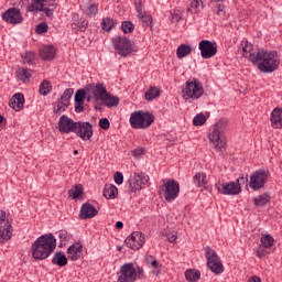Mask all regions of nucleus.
Returning a JSON list of instances; mask_svg holds the SVG:
<instances>
[{
    "label": "nucleus",
    "instance_id": "obj_1",
    "mask_svg": "<svg viewBox=\"0 0 282 282\" xmlns=\"http://www.w3.org/2000/svg\"><path fill=\"white\" fill-rule=\"evenodd\" d=\"M248 58L251 63H258V69L263 72V74H272L281 65V59H279V53L276 51L269 52L258 48L257 53L248 55Z\"/></svg>",
    "mask_w": 282,
    "mask_h": 282
},
{
    "label": "nucleus",
    "instance_id": "obj_2",
    "mask_svg": "<svg viewBox=\"0 0 282 282\" xmlns=\"http://www.w3.org/2000/svg\"><path fill=\"white\" fill-rule=\"evenodd\" d=\"M56 250V238L52 234H45L39 237L31 246L33 259L43 261Z\"/></svg>",
    "mask_w": 282,
    "mask_h": 282
},
{
    "label": "nucleus",
    "instance_id": "obj_3",
    "mask_svg": "<svg viewBox=\"0 0 282 282\" xmlns=\"http://www.w3.org/2000/svg\"><path fill=\"white\" fill-rule=\"evenodd\" d=\"M141 279H144V269L128 262L120 268L117 282H135Z\"/></svg>",
    "mask_w": 282,
    "mask_h": 282
},
{
    "label": "nucleus",
    "instance_id": "obj_4",
    "mask_svg": "<svg viewBox=\"0 0 282 282\" xmlns=\"http://www.w3.org/2000/svg\"><path fill=\"white\" fill-rule=\"evenodd\" d=\"M129 122L132 129H149L155 122V116L151 112L137 110L130 115Z\"/></svg>",
    "mask_w": 282,
    "mask_h": 282
},
{
    "label": "nucleus",
    "instance_id": "obj_5",
    "mask_svg": "<svg viewBox=\"0 0 282 282\" xmlns=\"http://www.w3.org/2000/svg\"><path fill=\"white\" fill-rule=\"evenodd\" d=\"M226 127H228V122L220 120L214 126L213 131L209 133V142L214 144L217 151H224V149H226V135H224Z\"/></svg>",
    "mask_w": 282,
    "mask_h": 282
},
{
    "label": "nucleus",
    "instance_id": "obj_6",
    "mask_svg": "<svg viewBox=\"0 0 282 282\" xmlns=\"http://www.w3.org/2000/svg\"><path fill=\"white\" fill-rule=\"evenodd\" d=\"M56 10V0H32L29 12H44L46 17H52Z\"/></svg>",
    "mask_w": 282,
    "mask_h": 282
},
{
    "label": "nucleus",
    "instance_id": "obj_7",
    "mask_svg": "<svg viewBox=\"0 0 282 282\" xmlns=\"http://www.w3.org/2000/svg\"><path fill=\"white\" fill-rule=\"evenodd\" d=\"M270 180V171L260 169L250 175L249 187L252 191H261Z\"/></svg>",
    "mask_w": 282,
    "mask_h": 282
},
{
    "label": "nucleus",
    "instance_id": "obj_8",
    "mask_svg": "<svg viewBox=\"0 0 282 282\" xmlns=\"http://www.w3.org/2000/svg\"><path fill=\"white\" fill-rule=\"evenodd\" d=\"M183 93L187 98H192V100H199L204 96V86L197 79L187 80L185 83V88Z\"/></svg>",
    "mask_w": 282,
    "mask_h": 282
},
{
    "label": "nucleus",
    "instance_id": "obj_9",
    "mask_svg": "<svg viewBox=\"0 0 282 282\" xmlns=\"http://www.w3.org/2000/svg\"><path fill=\"white\" fill-rule=\"evenodd\" d=\"M205 257L207 259V268H209L214 274H221L224 272V264H221L219 256H217L215 250H213L210 247H206Z\"/></svg>",
    "mask_w": 282,
    "mask_h": 282
},
{
    "label": "nucleus",
    "instance_id": "obj_10",
    "mask_svg": "<svg viewBox=\"0 0 282 282\" xmlns=\"http://www.w3.org/2000/svg\"><path fill=\"white\" fill-rule=\"evenodd\" d=\"M112 45L118 52L119 56H122L123 58L131 56L133 53V45L131 44V40L124 36H117L112 39Z\"/></svg>",
    "mask_w": 282,
    "mask_h": 282
},
{
    "label": "nucleus",
    "instance_id": "obj_11",
    "mask_svg": "<svg viewBox=\"0 0 282 282\" xmlns=\"http://www.w3.org/2000/svg\"><path fill=\"white\" fill-rule=\"evenodd\" d=\"M128 184L131 193H138V191H142V186H147V184H149V175L142 172H134L133 174L130 175Z\"/></svg>",
    "mask_w": 282,
    "mask_h": 282
},
{
    "label": "nucleus",
    "instance_id": "obj_12",
    "mask_svg": "<svg viewBox=\"0 0 282 282\" xmlns=\"http://www.w3.org/2000/svg\"><path fill=\"white\" fill-rule=\"evenodd\" d=\"M74 133H76L80 140L87 142V140H91L94 137V124L87 121H77Z\"/></svg>",
    "mask_w": 282,
    "mask_h": 282
},
{
    "label": "nucleus",
    "instance_id": "obj_13",
    "mask_svg": "<svg viewBox=\"0 0 282 282\" xmlns=\"http://www.w3.org/2000/svg\"><path fill=\"white\" fill-rule=\"evenodd\" d=\"M147 238L141 231H133L129 237L126 238L124 243L131 250H140L144 246Z\"/></svg>",
    "mask_w": 282,
    "mask_h": 282
},
{
    "label": "nucleus",
    "instance_id": "obj_14",
    "mask_svg": "<svg viewBox=\"0 0 282 282\" xmlns=\"http://www.w3.org/2000/svg\"><path fill=\"white\" fill-rule=\"evenodd\" d=\"M202 58H213L217 54V43L202 40L198 44Z\"/></svg>",
    "mask_w": 282,
    "mask_h": 282
},
{
    "label": "nucleus",
    "instance_id": "obj_15",
    "mask_svg": "<svg viewBox=\"0 0 282 282\" xmlns=\"http://www.w3.org/2000/svg\"><path fill=\"white\" fill-rule=\"evenodd\" d=\"M165 200L174 202L180 195V183L175 180H169L164 185Z\"/></svg>",
    "mask_w": 282,
    "mask_h": 282
},
{
    "label": "nucleus",
    "instance_id": "obj_16",
    "mask_svg": "<svg viewBox=\"0 0 282 282\" xmlns=\"http://www.w3.org/2000/svg\"><path fill=\"white\" fill-rule=\"evenodd\" d=\"M2 20L12 25H18L19 23H23V15L18 8H10L2 13Z\"/></svg>",
    "mask_w": 282,
    "mask_h": 282
},
{
    "label": "nucleus",
    "instance_id": "obj_17",
    "mask_svg": "<svg viewBox=\"0 0 282 282\" xmlns=\"http://www.w3.org/2000/svg\"><path fill=\"white\" fill-rule=\"evenodd\" d=\"M88 94L93 95V98L95 100V102H100V100H102L106 96L107 88L105 87V85L97 83V84H89L86 87Z\"/></svg>",
    "mask_w": 282,
    "mask_h": 282
},
{
    "label": "nucleus",
    "instance_id": "obj_18",
    "mask_svg": "<svg viewBox=\"0 0 282 282\" xmlns=\"http://www.w3.org/2000/svg\"><path fill=\"white\" fill-rule=\"evenodd\" d=\"M57 124L59 133H74L76 131L77 122L72 120V118L63 115L59 117Z\"/></svg>",
    "mask_w": 282,
    "mask_h": 282
},
{
    "label": "nucleus",
    "instance_id": "obj_19",
    "mask_svg": "<svg viewBox=\"0 0 282 282\" xmlns=\"http://www.w3.org/2000/svg\"><path fill=\"white\" fill-rule=\"evenodd\" d=\"M216 188L218 193H221L223 195H239V193H241V187L235 182L218 183L216 184Z\"/></svg>",
    "mask_w": 282,
    "mask_h": 282
},
{
    "label": "nucleus",
    "instance_id": "obj_20",
    "mask_svg": "<svg viewBox=\"0 0 282 282\" xmlns=\"http://www.w3.org/2000/svg\"><path fill=\"white\" fill-rule=\"evenodd\" d=\"M14 229L12 228V223H10L8 218L0 223V243L3 241H10Z\"/></svg>",
    "mask_w": 282,
    "mask_h": 282
},
{
    "label": "nucleus",
    "instance_id": "obj_21",
    "mask_svg": "<svg viewBox=\"0 0 282 282\" xmlns=\"http://www.w3.org/2000/svg\"><path fill=\"white\" fill-rule=\"evenodd\" d=\"M96 215H98V209H96L94 205L89 203L82 205L80 212H79L80 219H94Z\"/></svg>",
    "mask_w": 282,
    "mask_h": 282
},
{
    "label": "nucleus",
    "instance_id": "obj_22",
    "mask_svg": "<svg viewBox=\"0 0 282 282\" xmlns=\"http://www.w3.org/2000/svg\"><path fill=\"white\" fill-rule=\"evenodd\" d=\"M68 259L70 261H78L83 257V245L76 242L67 249Z\"/></svg>",
    "mask_w": 282,
    "mask_h": 282
},
{
    "label": "nucleus",
    "instance_id": "obj_23",
    "mask_svg": "<svg viewBox=\"0 0 282 282\" xmlns=\"http://www.w3.org/2000/svg\"><path fill=\"white\" fill-rule=\"evenodd\" d=\"M135 8L138 19L141 21V23H143V28H149V25L153 23V19L151 18V15L147 14V12L142 11V2H137Z\"/></svg>",
    "mask_w": 282,
    "mask_h": 282
},
{
    "label": "nucleus",
    "instance_id": "obj_24",
    "mask_svg": "<svg viewBox=\"0 0 282 282\" xmlns=\"http://www.w3.org/2000/svg\"><path fill=\"white\" fill-rule=\"evenodd\" d=\"M271 127L273 129H282V108H274L270 117Z\"/></svg>",
    "mask_w": 282,
    "mask_h": 282
},
{
    "label": "nucleus",
    "instance_id": "obj_25",
    "mask_svg": "<svg viewBox=\"0 0 282 282\" xmlns=\"http://www.w3.org/2000/svg\"><path fill=\"white\" fill-rule=\"evenodd\" d=\"M25 104V97L21 93H17L12 96L10 100V107L14 109L15 111H20V109H23V105Z\"/></svg>",
    "mask_w": 282,
    "mask_h": 282
},
{
    "label": "nucleus",
    "instance_id": "obj_26",
    "mask_svg": "<svg viewBox=\"0 0 282 282\" xmlns=\"http://www.w3.org/2000/svg\"><path fill=\"white\" fill-rule=\"evenodd\" d=\"M52 263L53 265H58V268H65L67 265V256L63 251H57L52 258Z\"/></svg>",
    "mask_w": 282,
    "mask_h": 282
},
{
    "label": "nucleus",
    "instance_id": "obj_27",
    "mask_svg": "<svg viewBox=\"0 0 282 282\" xmlns=\"http://www.w3.org/2000/svg\"><path fill=\"white\" fill-rule=\"evenodd\" d=\"M40 56L43 61H52L56 56V48L54 46H44L40 50Z\"/></svg>",
    "mask_w": 282,
    "mask_h": 282
},
{
    "label": "nucleus",
    "instance_id": "obj_28",
    "mask_svg": "<svg viewBox=\"0 0 282 282\" xmlns=\"http://www.w3.org/2000/svg\"><path fill=\"white\" fill-rule=\"evenodd\" d=\"M101 102L111 109V107H118L120 105V98L111 95L109 91L106 93L105 97L102 98Z\"/></svg>",
    "mask_w": 282,
    "mask_h": 282
},
{
    "label": "nucleus",
    "instance_id": "obj_29",
    "mask_svg": "<svg viewBox=\"0 0 282 282\" xmlns=\"http://www.w3.org/2000/svg\"><path fill=\"white\" fill-rule=\"evenodd\" d=\"M151 259H153V256H149L147 258L148 267L150 268V270H152V274L154 276H158V274L162 272V264H160L158 260H151Z\"/></svg>",
    "mask_w": 282,
    "mask_h": 282
},
{
    "label": "nucleus",
    "instance_id": "obj_30",
    "mask_svg": "<svg viewBox=\"0 0 282 282\" xmlns=\"http://www.w3.org/2000/svg\"><path fill=\"white\" fill-rule=\"evenodd\" d=\"M104 197H106V199H116V197H118V187L111 184L105 185Z\"/></svg>",
    "mask_w": 282,
    "mask_h": 282
},
{
    "label": "nucleus",
    "instance_id": "obj_31",
    "mask_svg": "<svg viewBox=\"0 0 282 282\" xmlns=\"http://www.w3.org/2000/svg\"><path fill=\"white\" fill-rule=\"evenodd\" d=\"M185 279L188 282H197L199 279H202V272L195 269H187L185 271Z\"/></svg>",
    "mask_w": 282,
    "mask_h": 282
},
{
    "label": "nucleus",
    "instance_id": "obj_32",
    "mask_svg": "<svg viewBox=\"0 0 282 282\" xmlns=\"http://www.w3.org/2000/svg\"><path fill=\"white\" fill-rule=\"evenodd\" d=\"M191 52H193V47H191V45L182 44L176 50V56L177 58H186Z\"/></svg>",
    "mask_w": 282,
    "mask_h": 282
},
{
    "label": "nucleus",
    "instance_id": "obj_33",
    "mask_svg": "<svg viewBox=\"0 0 282 282\" xmlns=\"http://www.w3.org/2000/svg\"><path fill=\"white\" fill-rule=\"evenodd\" d=\"M271 197L268 193L253 197L254 206L263 207L268 202H270Z\"/></svg>",
    "mask_w": 282,
    "mask_h": 282
},
{
    "label": "nucleus",
    "instance_id": "obj_34",
    "mask_svg": "<svg viewBox=\"0 0 282 282\" xmlns=\"http://www.w3.org/2000/svg\"><path fill=\"white\" fill-rule=\"evenodd\" d=\"M160 96V88L158 87H150L148 91H145L144 97L145 100H149L150 102L152 100H155V98H159Z\"/></svg>",
    "mask_w": 282,
    "mask_h": 282
},
{
    "label": "nucleus",
    "instance_id": "obj_35",
    "mask_svg": "<svg viewBox=\"0 0 282 282\" xmlns=\"http://www.w3.org/2000/svg\"><path fill=\"white\" fill-rule=\"evenodd\" d=\"M260 242L262 248H272V246L274 245V238L270 234L262 235L260 238Z\"/></svg>",
    "mask_w": 282,
    "mask_h": 282
},
{
    "label": "nucleus",
    "instance_id": "obj_36",
    "mask_svg": "<svg viewBox=\"0 0 282 282\" xmlns=\"http://www.w3.org/2000/svg\"><path fill=\"white\" fill-rule=\"evenodd\" d=\"M17 76L19 80H30V77L32 76V70L28 68H19L17 70Z\"/></svg>",
    "mask_w": 282,
    "mask_h": 282
},
{
    "label": "nucleus",
    "instance_id": "obj_37",
    "mask_svg": "<svg viewBox=\"0 0 282 282\" xmlns=\"http://www.w3.org/2000/svg\"><path fill=\"white\" fill-rule=\"evenodd\" d=\"M83 195V185L77 184L73 188L68 191V196L72 197V199H78Z\"/></svg>",
    "mask_w": 282,
    "mask_h": 282
},
{
    "label": "nucleus",
    "instance_id": "obj_38",
    "mask_svg": "<svg viewBox=\"0 0 282 282\" xmlns=\"http://www.w3.org/2000/svg\"><path fill=\"white\" fill-rule=\"evenodd\" d=\"M72 96H74V88L65 89L59 99V102H64V105L69 106V100H72Z\"/></svg>",
    "mask_w": 282,
    "mask_h": 282
},
{
    "label": "nucleus",
    "instance_id": "obj_39",
    "mask_svg": "<svg viewBox=\"0 0 282 282\" xmlns=\"http://www.w3.org/2000/svg\"><path fill=\"white\" fill-rule=\"evenodd\" d=\"M87 98V91L85 89H78L75 94V102L77 105H85V99Z\"/></svg>",
    "mask_w": 282,
    "mask_h": 282
},
{
    "label": "nucleus",
    "instance_id": "obj_40",
    "mask_svg": "<svg viewBox=\"0 0 282 282\" xmlns=\"http://www.w3.org/2000/svg\"><path fill=\"white\" fill-rule=\"evenodd\" d=\"M194 184H196V186H198V187L206 186V184H208V181L206 180V174L197 173L194 176Z\"/></svg>",
    "mask_w": 282,
    "mask_h": 282
},
{
    "label": "nucleus",
    "instance_id": "obj_41",
    "mask_svg": "<svg viewBox=\"0 0 282 282\" xmlns=\"http://www.w3.org/2000/svg\"><path fill=\"white\" fill-rule=\"evenodd\" d=\"M101 28L105 32H111L113 29V19L111 18H104L101 21Z\"/></svg>",
    "mask_w": 282,
    "mask_h": 282
},
{
    "label": "nucleus",
    "instance_id": "obj_42",
    "mask_svg": "<svg viewBox=\"0 0 282 282\" xmlns=\"http://www.w3.org/2000/svg\"><path fill=\"white\" fill-rule=\"evenodd\" d=\"M50 91H52V84L47 80H44L40 85V94H41V96H47V94H50Z\"/></svg>",
    "mask_w": 282,
    "mask_h": 282
},
{
    "label": "nucleus",
    "instance_id": "obj_43",
    "mask_svg": "<svg viewBox=\"0 0 282 282\" xmlns=\"http://www.w3.org/2000/svg\"><path fill=\"white\" fill-rule=\"evenodd\" d=\"M241 45H242V52H243V54H242V56H248V54H249V56H250V54H257V52H254V53H252V43H250V42H248V41H242V43H241Z\"/></svg>",
    "mask_w": 282,
    "mask_h": 282
},
{
    "label": "nucleus",
    "instance_id": "obj_44",
    "mask_svg": "<svg viewBox=\"0 0 282 282\" xmlns=\"http://www.w3.org/2000/svg\"><path fill=\"white\" fill-rule=\"evenodd\" d=\"M134 29L135 25H133L131 21H123L121 24V30L124 34H131Z\"/></svg>",
    "mask_w": 282,
    "mask_h": 282
},
{
    "label": "nucleus",
    "instance_id": "obj_45",
    "mask_svg": "<svg viewBox=\"0 0 282 282\" xmlns=\"http://www.w3.org/2000/svg\"><path fill=\"white\" fill-rule=\"evenodd\" d=\"M67 107H69L67 104L59 101L54 106V113H57L58 116H61V113L67 110Z\"/></svg>",
    "mask_w": 282,
    "mask_h": 282
},
{
    "label": "nucleus",
    "instance_id": "obj_46",
    "mask_svg": "<svg viewBox=\"0 0 282 282\" xmlns=\"http://www.w3.org/2000/svg\"><path fill=\"white\" fill-rule=\"evenodd\" d=\"M205 123H206V116H204L202 113L195 116L193 119V124L195 127H202V124H205Z\"/></svg>",
    "mask_w": 282,
    "mask_h": 282
},
{
    "label": "nucleus",
    "instance_id": "obj_47",
    "mask_svg": "<svg viewBox=\"0 0 282 282\" xmlns=\"http://www.w3.org/2000/svg\"><path fill=\"white\" fill-rule=\"evenodd\" d=\"M85 14L89 18L91 17H96V14H98V6L96 4H90L89 7H87V9L85 10Z\"/></svg>",
    "mask_w": 282,
    "mask_h": 282
},
{
    "label": "nucleus",
    "instance_id": "obj_48",
    "mask_svg": "<svg viewBox=\"0 0 282 282\" xmlns=\"http://www.w3.org/2000/svg\"><path fill=\"white\" fill-rule=\"evenodd\" d=\"M23 63H26L28 65L32 64L34 61V53L32 52H26L21 55Z\"/></svg>",
    "mask_w": 282,
    "mask_h": 282
},
{
    "label": "nucleus",
    "instance_id": "obj_49",
    "mask_svg": "<svg viewBox=\"0 0 282 282\" xmlns=\"http://www.w3.org/2000/svg\"><path fill=\"white\" fill-rule=\"evenodd\" d=\"M164 235L170 243H175V241H177V231H165Z\"/></svg>",
    "mask_w": 282,
    "mask_h": 282
},
{
    "label": "nucleus",
    "instance_id": "obj_50",
    "mask_svg": "<svg viewBox=\"0 0 282 282\" xmlns=\"http://www.w3.org/2000/svg\"><path fill=\"white\" fill-rule=\"evenodd\" d=\"M35 32L37 34H45V32H47V23L42 22V23L37 24L35 28Z\"/></svg>",
    "mask_w": 282,
    "mask_h": 282
},
{
    "label": "nucleus",
    "instance_id": "obj_51",
    "mask_svg": "<svg viewBox=\"0 0 282 282\" xmlns=\"http://www.w3.org/2000/svg\"><path fill=\"white\" fill-rule=\"evenodd\" d=\"M56 235L61 241H69V234L66 230H59Z\"/></svg>",
    "mask_w": 282,
    "mask_h": 282
},
{
    "label": "nucleus",
    "instance_id": "obj_52",
    "mask_svg": "<svg viewBox=\"0 0 282 282\" xmlns=\"http://www.w3.org/2000/svg\"><path fill=\"white\" fill-rule=\"evenodd\" d=\"M99 127L100 129H104V131L109 130V127H111V123L109 122V119L102 118L99 120Z\"/></svg>",
    "mask_w": 282,
    "mask_h": 282
},
{
    "label": "nucleus",
    "instance_id": "obj_53",
    "mask_svg": "<svg viewBox=\"0 0 282 282\" xmlns=\"http://www.w3.org/2000/svg\"><path fill=\"white\" fill-rule=\"evenodd\" d=\"M115 184H118L119 186L124 182V175H122V172H116L113 175Z\"/></svg>",
    "mask_w": 282,
    "mask_h": 282
},
{
    "label": "nucleus",
    "instance_id": "obj_54",
    "mask_svg": "<svg viewBox=\"0 0 282 282\" xmlns=\"http://www.w3.org/2000/svg\"><path fill=\"white\" fill-rule=\"evenodd\" d=\"M267 248H264V247H259L258 249H257V257L259 258V259H265V257H268V250H265Z\"/></svg>",
    "mask_w": 282,
    "mask_h": 282
},
{
    "label": "nucleus",
    "instance_id": "obj_55",
    "mask_svg": "<svg viewBox=\"0 0 282 282\" xmlns=\"http://www.w3.org/2000/svg\"><path fill=\"white\" fill-rule=\"evenodd\" d=\"M235 184L241 188V186L248 184V175L238 177Z\"/></svg>",
    "mask_w": 282,
    "mask_h": 282
},
{
    "label": "nucleus",
    "instance_id": "obj_56",
    "mask_svg": "<svg viewBox=\"0 0 282 282\" xmlns=\"http://www.w3.org/2000/svg\"><path fill=\"white\" fill-rule=\"evenodd\" d=\"M180 19H182V14H180V11H172L171 12V21L173 23H177V21H180Z\"/></svg>",
    "mask_w": 282,
    "mask_h": 282
},
{
    "label": "nucleus",
    "instance_id": "obj_57",
    "mask_svg": "<svg viewBox=\"0 0 282 282\" xmlns=\"http://www.w3.org/2000/svg\"><path fill=\"white\" fill-rule=\"evenodd\" d=\"M216 14H217L218 17H221V18L226 17V6H224V4H218V9H217Z\"/></svg>",
    "mask_w": 282,
    "mask_h": 282
},
{
    "label": "nucleus",
    "instance_id": "obj_58",
    "mask_svg": "<svg viewBox=\"0 0 282 282\" xmlns=\"http://www.w3.org/2000/svg\"><path fill=\"white\" fill-rule=\"evenodd\" d=\"M132 155L134 158H140L141 155H144V149L142 148H137L132 151Z\"/></svg>",
    "mask_w": 282,
    "mask_h": 282
},
{
    "label": "nucleus",
    "instance_id": "obj_59",
    "mask_svg": "<svg viewBox=\"0 0 282 282\" xmlns=\"http://www.w3.org/2000/svg\"><path fill=\"white\" fill-rule=\"evenodd\" d=\"M85 104H77L75 102V111L76 113H83V111H85V106H83Z\"/></svg>",
    "mask_w": 282,
    "mask_h": 282
},
{
    "label": "nucleus",
    "instance_id": "obj_60",
    "mask_svg": "<svg viewBox=\"0 0 282 282\" xmlns=\"http://www.w3.org/2000/svg\"><path fill=\"white\" fill-rule=\"evenodd\" d=\"M89 22L87 20H82L79 24V30H86Z\"/></svg>",
    "mask_w": 282,
    "mask_h": 282
},
{
    "label": "nucleus",
    "instance_id": "obj_61",
    "mask_svg": "<svg viewBox=\"0 0 282 282\" xmlns=\"http://www.w3.org/2000/svg\"><path fill=\"white\" fill-rule=\"evenodd\" d=\"M8 219V216L6 215V212L0 209V224L2 221H6Z\"/></svg>",
    "mask_w": 282,
    "mask_h": 282
},
{
    "label": "nucleus",
    "instance_id": "obj_62",
    "mask_svg": "<svg viewBox=\"0 0 282 282\" xmlns=\"http://www.w3.org/2000/svg\"><path fill=\"white\" fill-rule=\"evenodd\" d=\"M191 8H195V9L199 8V0H193L191 2Z\"/></svg>",
    "mask_w": 282,
    "mask_h": 282
},
{
    "label": "nucleus",
    "instance_id": "obj_63",
    "mask_svg": "<svg viewBox=\"0 0 282 282\" xmlns=\"http://www.w3.org/2000/svg\"><path fill=\"white\" fill-rule=\"evenodd\" d=\"M248 282H261V278L254 275V276H251Z\"/></svg>",
    "mask_w": 282,
    "mask_h": 282
},
{
    "label": "nucleus",
    "instance_id": "obj_64",
    "mask_svg": "<svg viewBox=\"0 0 282 282\" xmlns=\"http://www.w3.org/2000/svg\"><path fill=\"white\" fill-rule=\"evenodd\" d=\"M86 100H87V102H91V100H94V95L89 94V93L87 95V93H86Z\"/></svg>",
    "mask_w": 282,
    "mask_h": 282
}]
</instances>
